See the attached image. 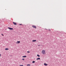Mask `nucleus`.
<instances>
[{
    "mask_svg": "<svg viewBox=\"0 0 66 66\" xmlns=\"http://www.w3.org/2000/svg\"><path fill=\"white\" fill-rule=\"evenodd\" d=\"M1 54H0V57H1Z\"/></svg>",
    "mask_w": 66,
    "mask_h": 66,
    "instance_id": "obj_18",
    "label": "nucleus"
},
{
    "mask_svg": "<svg viewBox=\"0 0 66 66\" xmlns=\"http://www.w3.org/2000/svg\"><path fill=\"white\" fill-rule=\"evenodd\" d=\"M44 64L45 66H47L48 65V64H46V63H44Z\"/></svg>",
    "mask_w": 66,
    "mask_h": 66,
    "instance_id": "obj_6",
    "label": "nucleus"
},
{
    "mask_svg": "<svg viewBox=\"0 0 66 66\" xmlns=\"http://www.w3.org/2000/svg\"><path fill=\"white\" fill-rule=\"evenodd\" d=\"M42 53L43 54H46V51L45 50H43L42 51Z\"/></svg>",
    "mask_w": 66,
    "mask_h": 66,
    "instance_id": "obj_1",
    "label": "nucleus"
},
{
    "mask_svg": "<svg viewBox=\"0 0 66 66\" xmlns=\"http://www.w3.org/2000/svg\"><path fill=\"white\" fill-rule=\"evenodd\" d=\"M26 56H22V57H26Z\"/></svg>",
    "mask_w": 66,
    "mask_h": 66,
    "instance_id": "obj_10",
    "label": "nucleus"
},
{
    "mask_svg": "<svg viewBox=\"0 0 66 66\" xmlns=\"http://www.w3.org/2000/svg\"><path fill=\"white\" fill-rule=\"evenodd\" d=\"M13 24H14V25H16L17 24H16V23L14 22H13Z\"/></svg>",
    "mask_w": 66,
    "mask_h": 66,
    "instance_id": "obj_5",
    "label": "nucleus"
},
{
    "mask_svg": "<svg viewBox=\"0 0 66 66\" xmlns=\"http://www.w3.org/2000/svg\"><path fill=\"white\" fill-rule=\"evenodd\" d=\"M48 31H51V30L50 29H49L48 30Z\"/></svg>",
    "mask_w": 66,
    "mask_h": 66,
    "instance_id": "obj_15",
    "label": "nucleus"
},
{
    "mask_svg": "<svg viewBox=\"0 0 66 66\" xmlns=\"http://www.w3.org/2000/svg\"><path fill=\"white\" fill-rule=\"evenodd\" d=\"M31 65L30 64H28L27 65L28 66H30Z\"/></svg>",
    "mask_w": 66,
    "mask_h": 66,
    "instance_id": "obj_11",
    "label": "nucleus"
},
{
    "mask_svg": "<svg viewBox=\"0 0 66 66\" xmlns=\"http://www.w3.org/2000/svg\"><path fill=\"white\" fill-rule=\"evenodd\" d=\"M19 25H22V24H20Z\"/></svg>",
    "mask_w": 66,
    "mask_h": 66,
    "instance_id": "obj_20",
    "label": "nucleus"
},
{
    "mask_svg": "<svg viewBox=\"0 0 66 66\" xmlns=\"http://www.w3.org/2000/svg\"><path fill=\"white\" fill-rule=\"evenodd\" d=\"M37 60H40V58H37L36 59Z\"/></svg>",
    "mask_w": 66,
    "mask_h": 66,
    "instance_id": "obj_7",
    "label": "nucleus"
},
{
    "mask_svg": "<svg viewBox=\"0 0 66 66\" xmlns=\"http://www.w3.org/2000/svg\"><path fill=\"white\" fill-rule=\"evenodd\" d=\"M20 66H23V65H20Z\"/></svg>",
    "mask_w": 66,
    "mask_h": 66,
    "instance_id": "obj_17",
    "label": "nucleus"
},
{
    "mask_svg": "<svg viewBox=\"0 0 66 66\" xmlns=\"http://www.w3.org/2000/svg\"><path fill=\"white\" fill-rule=\"evenodd\" d=\"M1 34L2 35V36H3V34Z\"/></svg>",
    "mask_w": 66,
    "mask_h": 66,
    "instance_id": "obj_19",
    "label": "nucleus"
},
{
    "mask_svg": "<svg viewBox=\"0 0 66 66\" xmlns=\"http://www.w3.org/2000/svg\"><path fill=\"white\" fill-rule=\"evenodd\" d=\"M36 40H32L33 42H36Z\"/></svg>",
    "mask_w": 66,
    "mask_h": 66,
    "instance_id": "obj_8",
    "label": "nucleus"
},
{
    "mask_svg": "<svg viewBox=\"0 0 66 66\" xmlns=\"http://www.w3.org/2000/svg\"><path fill=\"white\" fill-rule=\"evenodd\" d=\"M32 28H35V29L36 28V26H34V25H33L32 26Z\"/></svg>",
    "mask_w": 66,
    "mask_h": 66,
    "instance_id": "obj_2",
    "label": "nucleus"
},
{
    "mask_svg": "<svg viewBox=\"0 0 66 66\" xmlns=\"http://www.w3.org/2000/svg\"><path fill=\"white\" fill-rule=\"evenodd\" d=\"M32 63H35V61H34L32 62Z\"/></svg>",
    "mask_w": 66,
    "mask_h": 66,
    "instance_id": "obj_13",
    "label": "nucleus"
},
{
    "mask_svg": "<svg viewBox=\"0 0 66 66\" xmlns=\"http://www.w3.org/2000/svg\"><path fill=\"white\" fill-rule=\"evenodd\" d=\"M27 52V53H30V52H29V51H28V52Z\"/></svg>",
    "mask_w": 66,
    "mask_h": 66,
    "instance_id": "obj_16",
    "label": "nucleus"
},
{
    "mask_svg": "<svg viewBox=\"0 0 66 66\" xmlns=\"http://www.w3.org/2000/svg\"><path fill=\"white\" fill-rule=\"evenodd\" d=\"M8 29H9V30H13V29L12 28L8 27Z\"/></svg>",
    "mask_w": 66,
    "mask_h": 66,
    "instance_id": "obj_3",
    "label": "nucleus"
},
{
    "mask_svg": "<svg viewBox=\"0 0 66 66\" xmlns=\"http://www.w3.org/2000/svg\"><path fill=\"white\" fill-rule=\"evenodd\" d=\"M5 50H9V48H6L5 49Z\"/></svg>",
    "mask_w": 66,
    "mask_h": 66,
    "instance_id": "obj_9",
    "label": "nucleus"
},
{
    "mask_svg": "<svg viewBox=\"0 0 66 66\" xmlns=\"http://www.w3.org/2000/svg\"><path fill=\"white\" fill-rule=\"evenodd\" d=\"M20 43V42L19 41H18L17 42H16V44H19Z\"/></svg>",
    "mask_w": 66,
    "mask_h": 66,
    "instance_id": "obj_4",
    "label": "nucleus"
},
{
    "mask_svg": "<svg viewBox=\"0 0 66 66\" xmlns=\"http://www.w3.org/2000/svg\"><path fill=\"white\" fill-rule=\"evenodd\" d=\"M22 60H23V61H24V59H22Z\"/></svg>",
    "mask_w": 66,
    "mask_h": 66,
    "instance_id": "obj_14",
    "label": "nucleus"
},
{
    "mask_svg": "<svg viewBox=\"0 0 66 66\" xmlns=\"http://www.w3.org/2000/svg\"><path fill=\"white\" fill-rule=\"evenodd\" d=\"M37 56H38V57H39V56H39V55H37Z\"/></svg>",
    "mask_w": 66,
    "mask_h": 66,
    "instance_id": "obj_12",
    "label": "nucleus"
}]
</instances>
